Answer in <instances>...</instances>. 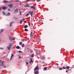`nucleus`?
Masks as SVG:
<instances>
[{
	"label": "nucleus",
	"mask_w": 74,
	"mask_h": 74,
	"mask_svg": "<svg viewBox=\"0 0 74 74\" xmlns=\"http://www.w3.org/2000/svg\"><path fill=\"white\" fill-rule=\"evenodd\" d=\"M29 14H30L32 17L33 16V11H31L28 12Z\"/></svg>",
	"instance_id": "1"
},
{
	"label": "nucleus",
	"mask_w": 74,
	"mask_h": 74,
	"mask_svg": "<svg viewBox=\"0 0 74 74\" xmlns=\"http://www.w3.org/2000/svg\"><path fill=\"white\" fill-rule=\"evenodd\" d=\"M30 59V61H29V63H30V64L31 63H33V61L32 60V58H31Z\"/></svg>",
	"instance_id": "2"
},
{
	"label": "nucleus",
	"mask_w": 74,
	"mask_h": 74,
	"mask_svg": "<svg viewBox=\"0 0 74 74\" xmlns=\"http://www.w3.org/2000/svg\"><path fill=\"white\" fill-rule=\"evenodd\" d=\"M38 67L37 66L35 68L34 70H38Z\"/></svg>",
	"instance_id": "3"
},
{
	"label": "nucleus",
	"mask_w": 74,
	"mask_h": 74,
	"mask_svg": "<svg viewBox=\"0 0 74 74\" xmlns=\"http://www.w3.org/2000/svg\"><path fill=\"white\" fill-rule=\"evenodd\" d=\"M13 56H14V54H12L10 58V60H12V58Z\"/></svg>",
	"instance_id": "4"
},
{
	"label": "nucleus",
	"mask_w": 74,
	"mask_h": 74,
	"mask_svg": "<svg viewBox=\"0 0 74 74\" xmlns=\"http://www.w3.org/2000/svg\"><path fill=\"white\" fill-rule=\"evenodd\" d=\"M29 6H30V5L29 4H26L25 5V7H29Z\"/></svg>",
	"instance_id": "5"
},
{
	"label": "nucleus",
	"mask_w": 74,
	"mask_h": 74,
	"mask_svg": "<svg viewBox=\"0 0 74 74\" xmlns=\"http://www.w3.org/2000/svg\"><path fill=\"white\" fill-rule=\"evenodd\" d=\"M40 57L41 58H42V59H45V57L43 56H40Z\"/></svg>",
	"instance_id": "6"
},
{
	"label": "nucleus",
	"mask_w": 74,
	"mask_h": 74,
	"mask_svg": "<svg viewBox=\"0 0 74 74\" xmlns=\"http://www.w3.org/2000/svg\"><path fill=\"white\" fill-rule=\"evenodd\" d=\"M10 15V13H8L7 14L5 15V16H9Z\"/></svg>",
	"instance_id": "7"
},
{
	"label": "nucleus",
	"mask_w": 74,
	"mask_h": 74,
	"mask_svg": "<svg viewBox=\"0 0 74 74\" xmlns=\"http://www.w3.org/2000/svg\"><path fill=\"white\" fill-rule=\"evenodd\" d=\"M34 73L35 74H38L39 73V72L38 71H36Z\"/></svg>",
	"instance_id": "8"
},
{
	"label": "nucleus",
	"mask_w": 74,
	"mask_h": 74,
	"mask_svg": "<svg viewBox=\"0 0 74 74\" xmlns=\"http://www.w3.org/2000/svg\"><path fill=\"white\" fill-rule=\"evenodd\" d=\"M15 12H18V9H16L15 10Z\"/></svg>",
	"instance_id": "9"
},
{
	"label": "nucleus",
	"mask_w": 74,
	"mask_h": 74,
	"mask_svg": "<svg viewBox=\"0 0 74 74\" xmlns=\"http://www.w3.org/2000/svg\"><path fill=\"white\" fill-rule=\"evenodd\" d=\"M28 27V26H27V25H26L24 26V28H27Z\"/></svg>",
	"instance_id": "10"
},
{
	"label": "nucleus",
	"mask_w": 74,
	"mask_h": 74,
	"mask_svg": "<svg viewBox=\"0 0 74 74\" xmlns=\"http://www.w3.org/2000/svg\"><path fill=\"white\" fill-rule=\"evenodd\" d=\"M9 40L10 41H12V38L11 37H9Z\"/></svg>",
	"instance_id": "11"
},
{
	"label": "nucleus",
	"mask_w": 74,
	"mask_h": 74,
	"mask_svg": "<svg viewBox=\"0 0 74 74\" xmlns=\"http://www.w3.org/2000/svg\"><path fill=\"white\" fill-rule=\"evenodd\" d=\"M12 45V44L10 43L9 44V46L10 47H11Z\"/></svg>",
	"instance_id": "12"
},
{
	"label": "nucleus",
	"mask_w": 74,
	"mask_h": 74,
	"mask_svg": "<svg viewBox=\"0 0 74 74\" xmlns=\"http://www.w3.org/2000/svg\"><path fill=\"white\" fill-rule=\"evenodd\" d=\"M22 47H23V48H24L25 47V44H23L21 45Z\"/></svg>",
	"instance_id": "13"
},
{
	"label": "nucleus",
	"mask_w": 74,
	"mask_h": 74,
	"mask_svg": "<svg viewBox=\"0 0 74 74\" xmlns=\"http://www.w3.org/2000/svg\"><path fill=\"white\" fill-rule=\"evenodd\" d=\"M31 8H33V9H35V7L33 6H32L31 7Z\"/></svg>",
	"instance_id": "14"
},
{
	"label": "nucleus",
	"mask_w": 74,
	"mask_h": 74,
	"mask_svg": "<svg viewBox=\"0 0 74 74\" xmlns=\"http://www.w3.org/2000/svg\"><path fill=\"white\" fill-rule=\"evenodd\" d=\"M47 68L46 67H45L43 70H45H45H47Z\"/></svg>",
	"instance_id": "15"
},
{
	"label": "nucleus",
	"mask_w": 74,
	"mask_h": 74,
	"mask_svg": "<svg viewBox=\"0 0 74 74\" xmlns=\"http://www.w3.org/2000/svg\"><path fill=\"white\" fill-rule=\"evenodd\" d=\"M8 6L9 7H12V4H9V5Z\"/></svg>",
	"instance_id": "16"
},
{
	"label": "nucleus",
	"mask_w": 74,
	"mask_h": 74,
	"mask_svg": "<svg viewBox=\"0 0 74 74\" xmlns=\"http://www.w3.org/2000/svg\"><path fill=\"white\" fill-rule=\"evenodd\" d=\"M10 47H7L8 48V50H10Z\"/></svg>",
	"instance_id": "17"
},
{
	"label": "nucleus",
	"mask_w": 74,
	"mask_h": 74,
	"mask_svg": "<svg viewBox=\"0 0 74 74\" xmlns=\"http://www.w3.org/2000/svg\"><path fill=\"white\" fill-rule=\"evenodd\" d=\"M2 9H3V10H5L6 9L5 8V7H3L2 8Z\"/></svg>",
	"instance_id": "18"
},
{
	"label": "nucleus",
	"mask_w": 74,
	"mask_h": 74,
	"mask_svg": "<svg viewBox=\"0 0 74 74\" xmlns=\"http://www.w3.org/2000/svg\"><path fill=\"white\" fill-rule=\"evenodd\" d=\"M13 23V22H11L10 23V26H11V25H12V24Z\"/></svg>",
	"instance_id": "19"
},
{
	"label": "nucleus",
	"mask_w": 74,
	"mask_h": 74,
	"mask_svg": "<svg viewBox=\"0 0 74 74\" xmlns=\"http://www.w3.org/2000/svg\"><path fill=\"white\" fill-rule=\"evenodd\" d=\"M25 32H27L28 31V30L27 29H25Z\"/></svg>",
	"instance_id": "20"
},
{
	"label": "nucleus",
	"mask_w": 74,
	"mask_h": 74,
	"mask_svg": "<svg viewBox=\"0 0 74 74\" xmlns=\"http://www.w3.org/2000/svg\"><path fill=\"white\" fill-rule=\"evenodd\" d=\"M70 67L69 66H67L66 67V68L67 69H69V68H70Z\"/></svg>",
	"instance_id": "21"
},
{
	"label": "nucleus",
	"mask_w": 74,
	"mask_h": 74,
	"mask_svg": "<svg viewBox=\"0 0 74 74\" xmlns=\"http://www.w3.org/2000/svg\"><path fill=\"white\" fill-rule=\"evenodd\" d=\"M19 44L20 45H22V42H19Z\"/></svg>",
	"instance_id": "22"
},
{
	"label": "nucleus",
	"mask_w": 74,
	"mask_h": 74,
	"mask_svg": "<svg viewBox=\"0 0 74 74\" xmlns=\"http://www.w3.org/2000/svg\"><path fill=\"white\" fill-rule=\"evenodd\" d=\"M0 32H0V33H1V32H3V29H1V30Z\"/></svg>",
	"instance_id": "23"
},
{
	"label": "nucleus",
	"mask_w": 74,
	"mask_h": 74,
	"mask_svg": "<svg viewBox=\"0 0 74 74\" xmlns=\"http://www.w3.org/2000/svg\"><path fill=\"white\" fill-rule=\"evenodd\" d=\"M16 49H19V46H17L16 47Z\"/></svg>",
	"instance_id": "24"
},
{
	"label": "nucleus",
	"mask_w": 74,
	"mask_h": 74,
	"mask_svg": "<svg viewBox=\"0 0 74 74\" xmlns=\"http://www.w3.org/2000/svg\"><path fill=\"white\" fill-rule=\"evenodd\" d=\"M3 63H4V61H2V66H4V64H3Z\"/></svg>",
	"instance_id": "25"
},
{
	"label": "nucleus",
	"mask_w": 74,
	"mask_h": 74,
	"mask_svg": "<svg viewBox=\"0 0 74 74\" xmlns=\"http://www.w3.org/2000/svg\"><path fill=\"white\" fill-rule=\"evenodd\" d=\"M3 15H5V13L4 12H3Z\"/></svg>",
	"instance_id": "26"
},
{
	"label": "nucleus",
	"mask_w": 74,
	"mask_h": 74,
	"mask_svg": "<svg viewBox=\"0 0 74 74\" xmlns=\"http://www.w3.org/2000/svg\"><path fill=\"white\" fill-rule=\"evenodd\" d=\"M19 52L20 53H21V54H22V51H19Z\"/></svg>",
	"instance_id": "27"
},
{
	"label": "nucleus",
	"mask_w": 74,
	"mask_h": 74,
	"mask_svg": "<svg viewBox=\"0 0 74 74\" xmlns=\"http://www.w3.org/2000/svg\"><path fill=\"white\" fill-rule=\"evenodd\" d=\"M29 14H27L26 15V16L27 17V16H29Z\"/></svg>",
	"instance_id": "28"
},
{
	"label": "nucleus",
	"mask_w": 74,
	"mask_h": 74,
	"mask_svg": "<svg viewBox=\"0 0 74 74\" xmlns=\"http://www.w3.org/2000/svg\"><path fill=\"white\" fill-rule=\"evenodd\" d=\"M59 70H62V68H60L59 69Z\"/></svg>",
	"instance_id": "29"
},
{
	"label": "nucleus",
	"mask_w": 74,
	"mask_h": 74,
	"mask_svg": "<svg viewBox=\"0 0 74 74\" xmlns=\"http://www.w3.org/2000/svg\"><path fill=\"white\" fill-rule=\"evenodd\" d=\"M0 49L2 50H3V49H4V48L0 47Z\"/></svg>",
	"instance_id": "30"
},
{
	"label": "nucleus",
	"mask_w": 74,
	"mask_h": 74,
	"mask_svg": "<svg viewBox=\"0 0 74 74\" xmlns=\"http://www.w3.org/2000/svg\"><path fill=\"white\" fill-rule=\"evenodd\" d=\"M19 13H20V15H22V13L21 12V11H20L19 12Z\"/></svg>",
	"instance_id": "31"
},
{
	"label": "nucleus",
	"mask_w": 74,
	"mask_h": 74,
	"mask_svg": "<svg viewBox=\"0 0 74 74\" xmlns=\"http://www.w3.org/2000/svg\"><path fill=\"white\" fill-rule=\"evenodd\" d=\"M28 24L29 26H30V22H29Z\"/></svg>",
	"instance_id": "32"
},
{
	"label": "nucleus",
	"mask_w": 74,
	"mask_h": 74,
	"mask_svg": "<svg viewBox=\"0 0 74 74\" xmlns=\"http://www.w3.org/2000/svg\"><path fill=\"white\" fill-rule=\"evenodd\" d=\"M22 20H21V21H20V23L21 24V23H22Z\"/></svg>",
	"instance_id": "33"
},
{
	"label": "nucleus",
	"mask_w": 74,
	"mask_h": 74,
	"mask_svg": "<svg viewBox=\"0 0 74 74\" xmlns=\"http://www.w3.org/2000/svg\"><path fill=\"white\" fill-rule=\"evenodd\" d=\"M31 56H32V58H33V57H34V55L32 54V55Z\"/></svg>",
	"instance_id": "34"
},
{
	"label": "nucleus",
	"mask_w": 74,
	"mask_h": 74,
	"mask_svg": "<svg viewBox=\"0 0 74 74\" xmlns=\"http://www.w3.org/2000/svg\"><path fill=\"white\" fill-rule=\"evenodd\" d=\"M24 40H25L24 39H22L21 40V41H22V42H23V41H24Z\"/></svg>",
	"instance_id": "35"
},
{
	"label": "nucleus",
	"mask_w": 74,
	"mask_h": 74,
	"mask_svg": "<svg viewBox=\"0 0 74 74\" xmlns=\"http://www.w3.org/2000/svg\"><path fill=\"white\" fill-rule=\"evenodd\" d=\"M62 69H66V67H63V68H62Z\"/></svg>",
	"instance_id": "36"
},
{
	"label": "nucleus",
	"mask_w": 74,
	"mask_h": 74,
	"mask_svg": "<svg viewBox=\"0 0 74 74\" xmlns=\"http://www.w3.org/2000/svg\"><path fill=\"white\" fill-rule=\"evenodd\" d=\"M15 40V38H12V40Z\"/></svg>",
	"instance_id": "37"
},
{
	"label": "nucleus",
	"mask_w": 74,
	"mask_h": 74,
	"mask_svg": "<svg viewBox=\"0 0 74 74\" xmlns=\"http://www.w3.org/2000/svg\"><path fill=\"white\" fill-rule=\"evenodd\" d=\"M41 1V0H37V2H39V1Z\"/></svg>",
	"instance_id": "38"
},
{
	"label": "nucleus",
	"mask_w": 74,
	"mask_h": 74,
	"mask_svg": "<svg viewBox=\"0 0 74 74\" xmlns=\"http://www.w3.org/2000/svg\"><path fill=\"white\" fill-rule=\"evenodd\" d=\"M24 23H26V21H24Z\"/></svg>",
	"instance_id": "39"
},
{
	"label": "nucleus",
	"mask_w": 74,
	"mask_h": 74,
	"mask_svg": "<svg viewBox=\"0 0 74 74\" xmlns=\"http://www.w3.org/2000/svg\"><path fill=\"white\" fill-rule=\"evenodd\" d=\"M3 3H7V2L5 1H4Z\"/></svg>",
	"instance_id": "40"
},
{
	"label": "nucleus",
	"mask_w": 74,
	"mask_h": 74,
	"mask_svg": "<svg viewBox=\"0 0 74 74\" xmlns=\"http://www.w3.org/2000/svg\"><path fill=\"white\" fill-rule=\"evenodd\" d=\"M38 52H40V50H38Z\"/></svg>",
	"instance_id": "41"
},
{
	"label": "nucleus",
	"mask_w": 74,
	"mask_h": 74,
	"mask_svg": "<svg viewBox=\"0 0 74 74\" xmlns=\"http://www.w3.org/2000/svg\"><path fill=\"white\" fill-rule=\"evenodd\" d=\"M24 21H25V19H24V18L23 19V22Z\"/></svg>",
	"instance_id": "42"
},
{
	"label": "nucleus",
	"mask_w": 74,
	"mask_h": 74,
	"mask_svg": "<svg viewBox=\"0 0 74 74\" xmlns=\"http://www.w3.org/2000/svg\"><path fill=\"white\" fill-rule=\"evenodd\" d=\"M32 32H31V36H32Z\"/></svg>",
	"instance_id": "43"
},
{
	"label": "nucleus",
	"mask_w": 74,
	"mask_h": 74,
	"mask_svg": "<svg viewBox=\"0 0 74 74\" xmlns=\"http://www.w3.org/2000/svg\"><path fill=\"white\" fill-rule=\"evenodd\" d=\"M3 67H4V68H5L6 67V66H3Z\"/></svg>",
	"instance_id": "44"
},
{
	"label": "nucleus",
	"mask_w": 74,
	"mask_h": 74,
	"mask_svg": "<svg viewBox=\"0 0 74 74\" xmlns=\"http://www.w3.org/2000/svg\"><path fill=\"white\" fill-rule=\"evenodd\" d=\"M16 1H19V0H16Z\"/></svg>",
	"instance_id": "45"
},
{
	"label": "nucleus",
	"mask_w": 74,
	"mask_h": 74,
	"mask_svg": "<svg viewBox=\"0 0 74 74\" xmlns=\"http://www.w3.org/2000/svg\"><path fill=\"white\" fill-rule=\"evenodd\" d=\"M26 64H28V63L27 62H26Z\"/></svg>",
	"instance_id": "46"
},
{
	"label": "nucleus",
	"mask_w": 74,
	"mask_h": 74,
	"mask_svg": "<svg viewBox=\"0 0 74 74\" xmlns=\"http://www.w3.org/2000/svg\"><path fill=\"white\" fill-rule=\"evenodd\" d=\"M21 48L20 47H19V49H21Z\"/></svg>",
	"instance_id": "47"
},
{
	"label": "nucleus",
	"mask_w": 74,
	"mask_h": 74,
	"mask_svg": "<svg viewBox=\"0 0 74 74\" xmlns=\"http://www.w3.org/2000/svg\"><path fill=\"white\" fill-rule=\"evenodd\" d=\"M67 72H68V71L66 70V72L67 73Z\"/></svg>",
	"instance_id": "48"
},
{
	"label": "nucleus",
	"mask_w": 74,
	"mask_h": 74,
	"mask_svg": "<svg viewBox=\"0 0 74 74\" xmlns=\"http://www.w3.org/2000/svg\"><path fill=\"white\" fill-rule=\"evenodd\" d=\"M8 11H10V8L8 9Z\"/></svg>",
	"instance_id": "49"
},
{
	"label": "nucleus",
	"mask_w": 74,
	"mask_h": 74,
	"mask_svg": "<svg viewBox=\"0 0 74 74\" xmlns=\"http://www.w3.org/2000/svg\"><path fill=\"white\" fill-rule=\"evenodd\" d=\"M1 8H0V11H1Z\"/></svg>",
	"instance_id": "50"
},
{
	"label": "nucleus",
	"mask_w": 74,
	"mask_h": 74,
	"mask_svg": "<svg viewBox=\"0 0 74 74\" xmlns=\"http://www.w3.org/2000/svg\"><path fill=\"white\" fill-rule=\"evenodd\" d=\"M0 41H1V38H0Z\"/></svg>",
	"instance_id": "51"
},
{
	"label": "nucleus",
	"mask_w": 74,
	"mask_h": 74,
	"mask_svg": "<svg viewBox=\"0 0 74 74\" xmlns=\"http://www.w3.org/2000/svg\"><path fill=\"white\" fill-rule=\"evenodd\" d=\"M19 57L20 58H21V56H19Z\"/></svg>",
	"instance_id": "52"
},
{
	"label": "nucleus",
	"mask_w": 74,
	"mask_h": 74,
	"mask_svg": "<svg viewBox=\"0 0 74 74\" xmlns=\"http://www.w3.org/2000/svg\"><path fill=\"white\" fill-rule=\"evenodd\" d=\"M35 33V31H34V33Z\"/></svg>",
	"instance_id": "53"
},
{
	"label": "nucleus",
	"mask_w": 74,
	"mask_h": 74,
	"mask_svg": "<svg viewBox=\"0 0 74 74\" xmlns=\"http://www.w3.org/2000/svg\"><path fill=\"white\" fill-rule=\"evenodd\" d=\"M53 62H51V63H53Z\"/></svg>",
	"instance_id": "54"
},
{
	"label": "nucleus",
	"mask_w": 74,
	"mask_h": 74,
	"mask_svg": "<svg viewBox=\"0 0 74 74\" xmlns=\"http://www.w3.org/2000/svg\"><path fill=\"white\" fill-rule=\"evenodd\" d=\"M4 71L3 70H2V71Z\"/></svg>",
	"instance_id": "55"
},
{
	"label": "nucleus",
	"mask_w": 74,
	"mask_h": 74,
	"mask_svg": "<svg viewBox=\"0 0 74 74\" xmlns=\"http://www.w3.org/2000/svg\"><path fill=\"white\" fill-rule=\"evenodd\" d=\"M18 56H19V55H18Z\"/></svg>",
	"instance_id": "56"
}]
</instances>
